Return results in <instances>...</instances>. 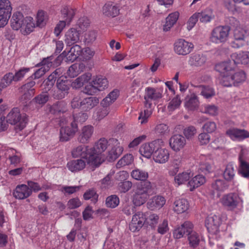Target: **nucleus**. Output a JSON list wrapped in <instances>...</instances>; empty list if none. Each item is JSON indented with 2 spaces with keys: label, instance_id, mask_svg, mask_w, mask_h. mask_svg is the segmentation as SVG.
<instances>
[{
  "label": "nucleus",
  "instance_id": "48",
  "mask_svg": "<svg viewBox=\"0 0 249 249\" xmlns=\"http://www.w3.org/2000/svg\"><path fill=\"white\" fill-rule=\"evenodd\" d=\"M233 56L236 58V60L234 61V63H241L244 65L249 63V52H243L238 54H234Z\"/></svg>",
  "mask_w": 249,
  "mask_h": 249
},
{
  "label": "nucleus",
  "instance_id": "4",
  "mask_svg": "<svg viewBox=\"0 0 249 249\" xmlns=\"http://www.w3.org/2000/svg\"><path fill=\"white\" fill-rule=\"evenodd\" d=\"M230 30L228 26H219L214 28L211 33V40L215 43L225 42L228 38Z\"/></svg>",
  "mask_w": 249,
  "mask_h": 249
},
{
  "label": "nucleus",
  "instance_id": "33",
  "mask_svg": "<svg viewBox=\"0 0 249 249\" xmlns=\"http://www.w3.org/2000/svg\"><path fill=\"white\" fill-rule=\"evenodd\" d=\"M61 17L63 20L69 24L75 15L74 10L69 6H64L61 10Z\"/></svg>",
  "mask_w": 249,
  "mask_h": 249
},
{
  "label": "nucleus",
  "instance_id": "56",
  "mask_svg": "<svg viewBox=\"0 0 249 249\" xmlns=\"http://www.w3.org/2000/svg\"><path fill=\"white\" fill-rule=\"evenodd\" d=\"M239 173L242 177L245 178H249V163L246 161L239 162Z\"/></svg>",
  "mask_w": 249,
  "mask_h": 249
},
{
  "label": "nucleus",
  "instance_id": "58",
  "mask_svg": "<svg viewBox=\"0 0 249 249\" xmlns=\"http://www.w3.org/2000/svg\"><path fill=\"white\" fill-rule=\"evenodd\" d=\"M155 133L159 136H163L168 134L169 129L168 125L165 124H160L155 128Z\"/></svg>",
  "mask_w": 249,
  "mask_h": 249
},
{
  "label": "nucleus",
  "instance_id": "49",
  "mask_svg": "<svg viewBox=\"0 0 249 249\" xmlns=\"http://www.w3.org/2000/svg\"><path fill=\"white\" fill-rule=\"evenodd\" d=\"M146 216L145 223L149 225L152 227H154L158 223L159 220V216L153 213H144Z\"/></svg>",
  "mask_w": 249,
  "mask_h": 249
},
{
  "label": "nucleus",
  "instance_id": "23",
  "mask_svg": "<svg viewBox=\"0 0 249 249\" xmlns=\"http://www.w3.org/2000/svg\"><path fill=\"white\" fill-rule=\"evenodd\" d=\"M108 142L105 138H101L97 142L93 147H90V150L89 151L91 153L101 154L107 148L108 146Z\"/></svg>",
  "mask_w": 249,
  "mask_h": 249
},
{
  "label": "nucleus",
  "instance_id": "63",
  "mask_svg": "<svg viewBox=\"0 0 249 249\" xmlns=\"http://www.w3.org/2000/svg\"><path fill=\"white\" fill-rule=\"evenodd\" d=\"M147 197L135 192L133 196V202L136 206L143 204L146 200Z\"/></svg>",
  "mask_w": 249,
  "mask_h": 249
},
{
  "label": "nucleus",
  "instance_id": "17",
  "mask_svg": "<svg viewBox=\"0 0 249 249\" xmlns=\"http://www.w3.org/2000/svg\"><path fill=\"white\" fill-rule=\"evenodd\" d=\"M65 37V41L67 45L71 46L79 41V31L75 28H71L66 32Z\"/></svg>",
  "mask_w": 249,
  "mask_h": 249
},
{
  "label": "nucleus",
  "instance_id": "39",
  "mask_svg": "<svg viewBox=\"0 0 249 249\" xmlns=\"http://www.w3.org/2000/svg\"><path fill=\"white\" fill-rule=\"evenodd\" d=\"M91 74L89 73H85L79 77L77 78L74 82H72V86L75 89L80 88L84 84L87 83L91 77Z\"/></svg>",
  "mask_w": 249,
  "mask_h": 249
},
{
  "label": "nucleus",
  "instance_id": "12",
  "mask_svg": "<svg viewBox=\"0 0 249 249\" xmlns=\"http://www.w3.org/2000/svg\"><path fill=\"white\" fill-rule=\"evenodd\" d=\"M205 226L209 232L216 234L219 232V227L221 224L219 216L213 215L208 216L205 220Z\"/></svg>",
  "mask_w": 249,
  "mask_h": 249
},
{
  "label": "nucleus",
  "instance_id": "1",
  "mask_svg": "<svg viewBox=\"0 0 249 249\" xmlns=\"http://www.w3.org/2000/svg\"><path fill=\"white\" fill-rule=\"evenodd\" d=\"M215 69L220 73V83L224 87L238 86L246 80L245 72L243 71H235L231 61L220 63L215 65Z\"/></svg>",
  "mask_w": 249,
  "mask_h": 249
},
{
  "label": "nucleus",
  "instance_id": "34",
  "mask_svg": "<svg viewBox=\"0 0 249 249\" xmlns=\"http://www.w3.org/2000/svg\"><path fill=\"white\" fill-rule=\"evenodd\" d=\"M103 12L107 16L114 17L118 15L119 10L116 5L106 3L103 7Z\"/></svg>",
  "mask_w": 249,
  "mask_h": 249
},
{
  "label": "nucleus",
  "instance_id": "50",
  "mask_svg": "<svg viewBox=\"0 0 249 249\" xmlns=\"http://www.w3.org/2000/svg\"><path fill=\"white\" fill-rule=\"evenodd\" d=\"M133 161V157L132 154H126L123 156L117 163L116 166L117 168H120L125 165H129Z\"/></svg>",
  "mask_w": 249,
  "mask_h": 249
},
{
  "label": "nucleus",
  "instance_id": "15",
  "mask_svg": "<svg viewBox=\"0 0 249 249\" xmlns=\"http://www.w3.org/2000/svg\"><path fill=\"white\" fill-rule=\"evenodd\" d=\"M169 156L170 153L168 149L158 146L154 153L153 159L156 162L164 163L168 160Z\"/></svg>",
  "mask_w": 249,
  "mask_h": 249
},
{
  "label": "nucleus",
  "instance_id": "13",
  "mask_svg": "<svg viewBox=\"0 0 249 249\" xmlns=\"http://www.w3.org/2000/svg\"><path fill=\"white\" fill-rule=\"evenodd\" d=\"M35 84L36 82L35 81H29L21 86L19 89V91L22 94L21 97L22 100H29L34 95L35 89L33 87Z\"/></svg>",
  "mask_w": 249,
  "mask_h": 249
},
{
  "label": "nucleus",
  "instance_id": "20",
  "mask_svg": "<svg viewBox=\"0 0 249 249\" xmlns=\"http://www.w3.org/2000/svg\"><path fill=\"white\" fill-rule=\"evenodd\" d=\"M99 102V99L96 97L85 98L81 101V110L88 111L96 106Z\"/></svg>",
  "mask_w": 249,
  "mask_h": 249
},
{
  "label": "nucleus",
  "instance_id": "3",
  "mask_svg": "<svg viewBox=\"0 0 249 249\" xmlns=\"http://www.w3.org/2000/svg\"><path fill=\"white\" fill-rule=\"evenodd\" d=\"M7 123L16 125V129L22 130L26 126L28 121L27 116L25 114H21L19 109L13 108L6 116Z\"/></svg>",
  "mask_w": 249,
  "mask_h": 249
},
{
  "label": "nucleus",
  "instance_id": "10",
  "mask_svg": "<svg viewBox=\"0 0 249 249\" xmlns=\"http://www.w3.org/2000/svg\"><path fill=\"white\" fill-rule=\"evenodd\" d=\"M162 142L160 139L154 140L151 142L145 143L141 145L140 148L141 154L146 158H150L158 146H160V143Z\"/></svg>",
  "mask_w": 249,
  "mask_h": 249
},
{
  "label": "nucleus",
  "instance_id": "47",
  "mask_svg": "<svg viewBox=\"0 0 249 249\" xmlns=\"http://www.w3.org/2000/svg\"><path fill=\"white\" fill-rule=\"evenodd\" d=\"M12 81H15L14 74L12 72L6 73L0 82V87L2 89H5L10 85Z\"/></svg>",
  "mask_w": 249,
  "mask_h": 249
},
{
  "label": "nucleus",
  "instance_id": "41",
  "mask_svg": "<svg viewBox=\"0 0 249 249\" xmlns=\"http://www.w3.org/2000/svg\"><path fill=\"white\" fill-rule=\"evenodd\" d=\"M192 176L193 174H192L191 172H184L176 176L174 178V180L176 183L179 185L189 180L190 178Z\"/></svg>",
  "mask_w": 249,
  "mask_h": 249
},
{
  "label": "nucleus",
  "instance_id": "46",
  "mask_svg": "<svg viewBox=\"0 0 249 249\" xmlns=\"http://www.w3.org/2000/svg\"><path fill=\"white\" fill-rule=\"evenodd\" d=\"M65 74V70L63 68L60 67L54 71L49 76L50 79L53 80L54 82L56 80L64 79L67 77L64 75Z\"/></svg>",
  "mask_w": 249,
  "mask_h": 249
},
{
  "label": "nucleus",
  "instance_id": "64",
  "mask_svg": "<svg viewBox=\"0 0 249 249\" xmlns=\"http://www.w3.org/2000/svg\"><path fill=\"white\" fill-rule=\"evenodd\" d=\"M216 128V125L214 122L208 121L206 122L202 126L204 132L211 133L214 132Z\"/></svg>",
  "mask_w": 249,
  "mask_h": 249
},
{
  "label": "nucleus",
  "instance_id": "60",
  "mask_svg": "<svg viewBox=\"0 0 249 249\" xmlns=\"http://www.w3.org/2000/svg\"><path fill=\"white\" fill-rule=\"evenodd\" d=\"M132 186V182L126 180L119 182L118 185V188L121 193H125L128 192L131 188Z\"/></svg>",
  "mask_w": 249,
  "mask_h": 249
},
{
  "label": "nucleus",
  "instance_id": "35",
  "mask_svg": "<svg viewBox=\"0 0 249 249\" xmlns=\"http://www.w3.org/2000/svg\"><path fill=\"white\" fill-rule=\"evenodd\" d=\"M206 61V57L202 54H194L192 55L189 60L191 65L196 67L203 65Z\"/></svg>",
  "mask_w": 249,
  "mask_h": 249
},
{
  "label": "nucleus",
  "instance_id": "8",
  "mask_svg": "<svg viewBox=\"0 0 249 249\" xmlns=\"http://www.w3.org/2000/svg\"><path fill=\"white\" fill-rule=\"evenodd\" d=\"M109 144L112 147L111 149L108 151L107 159L109 162L114 161L122 154L124 148L120 145L118 140L115 138H111L109 140Z\"/></svg>",
  "mask_w": 249,
  "mask_h": 249
},
{
  "label": "nucleus",
  "instance_id": "7",
  "mask_svg": "<svg viewBox=\"0 0 249 249\" xmlns=\"http://www.w3.org/2000/svg\"><path fill=\"white\" fill-rule=\"evenodd\" d=\"M194 47V44L183 39H179L174 43L175 53L181 55H185L190 53Z\"/></svg>",
  "mask_w": 249,
  "mask_h": 249
},
{
  "label": "nucleus",
  "instance_id": "21",
  "mask_svg": "<svg viewBox=\"0 0 249 249\" xmlns=\"http://www.w3.org/2000/svg\"><path fill=\"white\" fill-rule=\"evenodd\" d=\"M226 134L232 139L243 140L249 138V132L245 129H231L227 131Z\"/></svg>",
  "mask_w": 249,
  "mask_h": 249
},
{
  "label": "nucleus",
  "instance_id": "45",
  "mask_svg": "<svg viewBox=\"0 0 249 249\" xmlns=\"http://www.w3.org/2000/svg\"><path fill=\"white\" fill-rule=\"evenodd\" d=\"M65 106L66 104L64 102H57L50 107V111L51 113L53 114L64 112L66 111Z\"/></svg>",
  "mask_w": 249,
  "mask_h": 249
},
{
  "label": "nucleus",
  "instance_id": "61",
  "mask_svg": "<svg viewBox=\"0 0 249 249\" xmlns=\"http://www.w3.org/2000/svg\"><path fill=\"white\" fill-rule=\"evenodd\" d=\"M201 90L200 94L205 98H209L215 95V91L213 88L209 86L201 87Z\"/></svg>",
  "mask_w": 249,
  "mask_h": 249
},
{
  "label": "nucleus",
  "instance_id": "30",
  "mask_svg": "<svg viewBox=\"0 0 249 249\" xmlns=\"http://www.w3.org/2000/svg\"><path fill=\"white\" fill-rule=\"evenodd\" d=\"M197 13L198 14L200 21L202 23L209 22L214 18L213 11L210 8H206L200 12H197Z\"/></svg>",
  "mask_w": 249,
  "mask_h": 249
},
{
  "label": "nucleus",
  "instance_id": "54",
  "mask_svg": "<svg viewBox=\"0 0 249 249\" xmlns=\"http://www.w3.org/2000/svg\"><path fill=\"white\" fill-rule=\"evenodd\" d=\"M181 103L180 96L178 95H176L169 103L167 106V109L169 111H173L179 108Z\"/></svg>",
  "mask_w": 249,
  "mask_h": 249
},
{
  "label": "nucleus",
  "instance_id": "62",
  "mask_svg": "<svg viewBox=\"0 0 249 249\" xmlns=\"http://www.w3.org/2000/svg\"><path fill=\"white\" fill-rule=\"evenodd\" d=\"M88 118V115L87 113L82 112H79L73 115V121L72 122H74L77 124L78 123H83L87 120Z\"/></svg>",
  "mask_w": 249,
  "mask_h": 249
},
{
  "label": "nucleus",
  "instance_id": "9",
  "mask_svg": "<svg viewBox=\"0 0 249 249\" xmlns=\"http://www.w3.org/2000/svg\"><path fill=\"white\" fill-rule=\"evenodd\" d=\"M54 58L53 56H50L47 58H44L43 60L36 66H41V67L36 71L34 74L30 76V78L38 79L43 76L48 70L50 67L52 66Z\"/></svg>",
  "mask_w": 249,
  "mask_h": 249
},
{
  "label": "nucleus",
  "instance_id": "11",
  "mask_svg": "<svg viewBox=\"0 0 249 249\" xmlns=\"http://www.w3.org/2000/svg\"><path fill=\"white\" fill-rule=\"evenodd\" d=\"M78 131V126L74 122L71 123V126L61 127L60 129V141L65 142L68 141Z\"/></svg>",
  "mask_w": 249,
  "mask_h": 249
},
{
  "label": "nucleus",
  "instance_id": "29",
  "mask_svg": "<svg viewBox=\"0 0 249 249\" xmlns=\"http://www.w3.org/2000/svg\"><path fill=\"white\" fill-rule=\"evenodd\" d=\"M206 181L204 176L198 175L194 177L188 182V186L190 187V191L203 185Z\"/></svg>",
  "mask_w": 249,
  "mask_h": 249
},
{
  "label": "nucleus",
  "instance_id": "52",
  "mask_svg": "<svg viewBox=\"0 0 249 249\" xmlns=\"http://www.w3.org/2000/svg\"><path fill=\"white\" fill-rule=\"evenodd\" d=\"M212 187L218 192H223L228 189V185L222 179H216L212 184Z\"/></svg>",
  "mask_w": 249,
  "mask_h": 249
},
{
  "label": "nucleus",
  "instance_id": "32",
  "mask_svg": "<svg viewBox=\"0 0 249 249\" xmlns=\"http://www.w3.org/2000/svg\"><path fill=\"white\" fill-rule=\"evenodd\" d=\"M179 13L176 12L170 14L166 18V22L163 26V31H168L176 23L179 17Z\"/></svg>",
  "mask_w": 249,
  "mask_h": 249
},
{
  "label": "nucleus",
  "instance_id": "31",
  "mask_svg": "<svg viewBox=\"0 0 249 249\" xmlns=\"http://www.w3.org/2000/svg\"><path fill=\"white\" fill-rule=\"evenodd\" d=\"M189 208V203L185 199H179L174 202V210L178 213H182L186 212Z\"/></svg>",
  "mask_w": 249,
  "mask_h": 249
},
{
  "label": "nucleus",
  "instance_id": "40",
  "mask_svg": "<svg viewBox=\"0 0 249 249\" xmlns=\"http://www.w3.org/2000/svg\"><path fill=\"white\" fill-rule=\"evenodd\" d=\"M48 99L49 95L47 92H42L36 96L31 102H30L28 106L30 107L34 104L43 105L48 101Z\"/></svg>",
  "mask_w": 249,
  "mask_h": 249
},
{
  "label": "nucleus",
  "instance_id": "59",
  "mask_svg": "<svg viewBox=\"0 0 249 249\" xmlns=\"http://www.w3.org/2000/svg\"><path fill=\"white\" fill-rule=\"evenodd\" d=\"M30 70V68L22 67L17 71L15 74H14L15 82H18L22 80L26 74L28 73Z\"/></svg>",
  "mask_w": 249,
  "mask_h": 249
},
{
  "label": "nucleus",
  "instance_id": "36",
  "mask_svg": "<svg viewBox=\"0 0 249 249\" xmlns=\"http://www.w3.org/2000/svg\"><path fill=\"white\" fill-rule=\"evenodd\" d=\"M131 176L133 178L136 180L145 182L148 178V173L144 170L136 169L132 170Z\"/></svg>",
  "mask_w": 249,
  "mask_h": 249
},
{
  "label": "nucleus",
  "instance_id": "53",
  "mask_svg": "<svg viewBox=\"0 0 249 249\" xmlns=\"http://www.w3.org/2000/svg\"><path fill=\"white\" fill-rule=\"evenodd\" d=\"M188 238L190 246L193 248L196 247L200 242V238L198 234L195 231H192L188 235Z\"/></svg>",
  "mask_w": 249,
  "mask_h": 249
},
{
  "label": "nucleus",
  "instance_id": "26",
  "mask_svg": "<svg viewBox=\"0 0 249 249\" xmlns=\"http://www.w3.org/2000/svg\"><path fill=\"white\" fill-rule=\"evenodd\" d=\"M36 27L33 18L26 17L22 26L19 29L22 34L26 35L32 32Z\"/></svg>",
  "mask_w": 249,
  "mask_h": 249
},
{
  "label": "nucleus",
  "instance_id": "24",
  "mask_svg": "<svg viewBox=\"0 0 249 249\" xmlns=\"http://www.w3.org/2000/svg\"><path fill=\"white\" fill-rule=\"evenodd\" d=\"M25 17L20 12L14 13L11 19V27L15 30H19L23 25Z\"/></svg>",
  "mask_w": 249,
  "mask_h": 249
},
{
  "label": "nucleus",
  "instance_id": "2",
  "mask_svg": "<svg viewBox=\"0 0 249 249\" xmlns=\"http://www.w3.org/2000/svg\"><path fill=\"white\" fill-rule=\"evenodd\" d=\"M162 97V92L160 89H156L148 87L145 89V94L144 96V107L143 112L140 113L138 119L141 124L147 122L148 118L152 113L153 104L152 100H157Z\"/></svg>",
  "mask_w": 249,
  "mask_h": 249
},
{
  "label": "nucleus",
  "instance_id": "37",
  "mask_svg": "<svg viewBox=\"0 0 249 249\" xmlns=\"http://www.w3.org/2000/svg\"><path fill=\"white\" fill-rule=\"evenodd\" d=\"M199 105L198 99L195 94L191 95L190 97H187L185 98V107L190 110H195Z\"/></svg>",
  "mask_w": 249,
  "mask_h": 249
},
{
  "label": "nucleus",
  "instance_id": "19",
  "mask_svg": "<svg viewBox=\"0 0 249 249\" xmlns=\"http://www.w3.org/2000/svg\"><path fill=\"white\" fill-rule=\"evenodd\" d=\"M239 197L235 193H230L223 196L222 203L225 206L231 209L235 208L238 203Z\"/></svg>",
  "mask_w": 249,
  "mask_h": 249
},
{
  "label": "nucleus",
  "instance_id": "44",
  "mask_svg": "<svg viewBox=\"0 0 249 249\" xmlns=\"http://www.w3.org/2000/svg\"><path fill=\"white\" fill-rule=\"evenodd\" d=\"M87 159H88V162L89 164L95 167H98L101 165L104 160L101 158V154L95 153L89 154Z\"/></svg>",
  "mask_w": 249,
  "mask_h": 249
},
{
  "label": "nucleus",
  "instance_id": "27",
  "mask_svg": "<svg viewBox=\"0 0 249 249\" xmlns=\"http://www.w3.org/2000/svg\"><path fill=\"white\" fill-rule=\"evenodd\" d=\"M67 166L71 172L79 171L85 167L86 161L83 159L72 160L68 162Z\"/></svg>",
  "mask_w": 249,
  "mask_h": 249
},
{
  "label": "nucleus",
  "instance_id": "55",
  "mask_svg": "<svg viewBox=\"0 0 249 249\" xmlns=\"http://www.w3.org/2000/svg\"><path fill=\"white\" fill-rule=\"evenodd\" d=\"M36 26L42 27L44 26L47 21V17L43 11H39L36 15Z\"/></svg>",
  "mask_w": 249,
  "mask_h": 249
},
{
  "label": "nucleus",
  "instance_id": "42",
  "mask_svg": "<svg viewBox=\"0 0 249 249\" xmlns=\"http://www.w3.org/2000/svg\"><path fill=\"white\" fill-rule=\"evenodd\" d=\"M151 188V182L150 181H145L142 183L141 186L138 187L135 192L148 197V194Z\"/></svg>",
  "mask_w": 249,
  "mask_h": 249
},
{
  "label": "nucleus",
  "instance_id": "6",
  "mask_svg": "<svg viewBox=\"0 0 249 249\" xmlns=\"http://www.w3.org/2000/svg\"><path fill=\"white\" fill-rule=\"evenodd\" d=\"M12 10L9 0H0V28L4 27L7 24Z\"/></svg>",
  "mask_w": 249,
  "mask_h": 249
},
{
  "label": "nucleus",
  "instance_id": "57",
  "mask_svg": "<svg viewBox=\"0 0 249 249\" xmlns=\"http://www.w3.org/2000/svg\"><path fill=\"white\" fill-rule=\"evenodd\" d=\"M83 197L85 200L90 199L92 202L95 204L98 201V195L94 190L89 189L84 193Z\"/></svg>",
  "mask_w": 249,
  "mask_h": 249
},
{
  "label": "nucleus",
  "instance_id": "16",
  "mask_svg": "<svg viewBox=\"0 0 249 249\" xmlns=\"http://www.w3.org/2000/svg\"><path fill=\"white\" fill-rule=\"evenodd\" d=\"M169 144L173 150L178 151L185 145L186 139L182 135H174L170 139Z\"/></svg>",
  "mask_w": 249,
  "mask_h": 249
},
{
  "label": "nucleus",
  "instance_id": "38",
  "mask_svg": "<svg viewBox=\"0 0 249 249\" xmlns=\"http://www.w3.org/2000/svg\"><path fill=\"white\" fill-rule=\"evenodd\" d=\"M93 84L98 91H102L107 88L108 86L107 78L103 77L97 76L93 81Z\"/></svg>",
  "mask_w": 249,
  "mask_h": 249
},
{
  "label": "nucleus",
  "instance_id": "25",
  "mask_svg": "<svg viewBox=\"0 0 249 249\" xmlns=\"http://www.w3.org/2000/svg\"><path fill=\"white\" fill-rule=\"evenodd\" d=\"M90 147L85 145H79L74 148L71 151L73 157L77 158L81 157L84 159H87L89 155L91 153Z\"/></svg>",
  "mask_w": 249,
  "mask_h": 249
},
{
  "label": "nucleus",
  "instance_id": "22",
  "mask_svg": "<svg viewBox=\"0 0 249 249\" xmlns=\"http://www.w3.org/2000/svg\"><path fill=\"white\" fill-rule=\"evenodd\" d=\"M165 202L164 197L160 196H157L149 199L147 203V205L149 209L154 210L162 207Z\"/></svg>",
  "mask_w": 249,
  "mask_h": 249
},
{
  "label": "nucleus",
  "instance_id": "51",
  "mask_svg": "<svg viewBox=\"0 0 249 249\" xmlns=\"http://www.w3.org/2000/svg\"><path fill=\"white\" fill-rule=\"evenodd\" d=\"M120 203L119 197L115 195H112L107 197L106 204L107 207L115 208L118 206Z\"/></svg>",
  "mask_w": 249,
  "mask_h": 249
},
{
  "label": "nucleus",
  "instance_id": "5",
  "mask_svg": "<svg viewBox=\"0 0 249 249\" xmlns=\"http://www.w3.org/2000/svg\"><path fill=\"white\" fill-rule=\"evenodd\" d=\"M57 90L53 94V97L56 99L64 98L69 93V91L72 86L71 81L66 78L56 81Z\"/></svg>",
  "mask_w": 249,
  "mask_h": 249
},
{
  "label": "nucleus",
  "instance_id": "43",
  "mask_svg": "<svg viewBox=\"0 0 249 249\" xmlns=\"http://www.w3.org/2000/svg\"><path fill=\"white\" fill-rule=\"evenodd\" d=\"M235 176V170L234 166L232 163H229L227 165L223 173V177L225 180L230 181H231Z\"/></svg>",
  "mask_w": 249,
  "mask_h": 249
},
{
  "label": "nucleus",
  "instance_id": "28",
  "mask_svg": "<svg viewBox=\"0 0 249 249\" xmlns=\"http://www.w3.org/2000/svg\"><path fill=\"white\" fill-rule=\"evenodd\" d=\"M201 161L199 163V169L201 172L204 174H207L212 171L213 167L212 165V161L210 159L202 155L200 157Z\"/></svg>",
  "mask_w": 249,
  "mask_h": 249
},
{
  "label": "nucleus",
  "instance_id": "18",
  "mask_svg": "<svg viewBox=\"0 0 249 249\" xmlns=\"http://www.w3.org/2000/svg\"><path fill=\"white\" fill-rule=\"evenodd\" d=\"M31 195L32 191L25 184L18 185L13 193V195L15 198L18 199H25Z\"/></svg>",
  "mask_w": 249,
  "mask_h": 249
},
{
  "label": "nucleus",
  "instance_id": "14",
  "mask_svg": "<svg viewBox=\"0 0 249 249\" xmlns=\"http://www.w3.org/2000/svg\"><path fill=\"white\" fill-rule=\"evenodd\" d=\"M94 128L91 125H87L83 127L79 132L78 141L82 143H87L91 140L93 134Z\"/></svg>",
  "mask_w": 249,
  "mask_h": 249
}]
</instances>
